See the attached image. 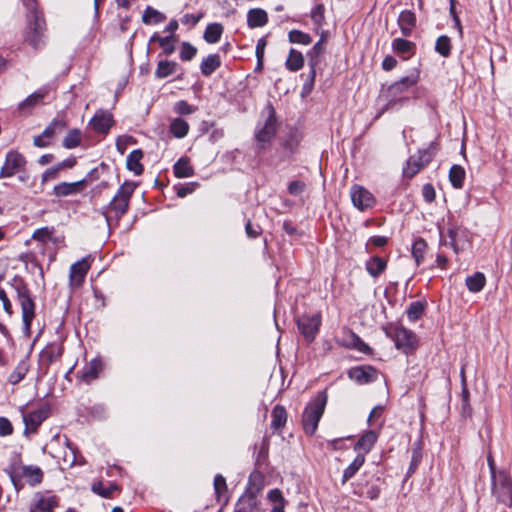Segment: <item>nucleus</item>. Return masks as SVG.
Segmentation results:
<instances>
[{"instance_id":"obj_9","label":"nucleus","mask_w":512,"mask_h":512,"mask_svg":"<svg viewBox=\"0 0 512 512\" xmlns=\"http://www.w3.org/2000/svg\"><path fill=\"white\" fill-rule=\"evenodd\" d=\"M391 337L395 342L396 348L404 353H410L417 345L416 335L404 327H396Z\"/></svg>"},{"instance_id":"obj_3","label":"nucleus","mask_w":512,"mask_h":512,"mask_svg":"<svg viewBox=\"0 0 512 512\" xmlns=\"http://www.w3.org/2000/svg\"><path fill=\"white\" fill-rule=\"evenodd\" d=\"M327 399V393L320 391L305 407L302 414V426L307 435H313L316 432L318 423L324 413Z\"/></svg>"},{"instance_id":"obj_47","label":"nucleus","mask_w":512,"mask_h":512,"mask_svg":"<svg viewBox=\"0 0 512 512\" xmlns=\"http://www.w3.org/2000/svg\"><path fill=\"white\" fill-rule=\"evenodd\" d=\"M347 347L354 348L362 353H369L370 347L355 333L350 332L349 341L345 344Z\"/></svg>"},{"instance_id":"obj_32","label":"nucleus","mask_w":512,"mask_h":512,"mask_svg":"<svg viewBox=\"0 0 512 512\" xmlns=\"http://www.w3.org/2000/svg\"><path fill=\"white\" fill-rule=\"evenodd\" d=\"M166 20V15L159 10L147 6L142 14V22L145 25H156L164 22Z\"/></svg>"},{"instance_id":"obj_16","label":"nucleus","mask_w":512,"mask_h":512,"mask_svg":"<svg viewBox=\"0 0 512 512\" xmlns=\"http://www.w3.org/2000/svg\"><path fill=\"white\" fill-rule=\"evenodd\" d=\"M48 415L49 409L45 407L25 414L23 416V421L25 424V433H27L28 431L36 432L38 427L47 419Z\"/></svg>"},{"instance_id":"obj_39","label":"nucleus","mask_w":512,"mask_h":512,"mask_svg":"<svg viewBox=\"0 0 512 512\" xmlns=\"http://www.w3.org/2000/svg\"><path fill=\"white\" fill-rule=\"evenodd\" d=\"M174 175L177 178H186L194 175V169L188 159L180 158L173 166Z\"/></svg>"},{"instance_id":"obj_22","label":"nucleus","mask_w":512,"mask_h":512,"mask_svg":"<svg viewBox=\"0 0 512 512\" xmlns=\"http://www.w3.org/2000/svg\"><path fill=\"white\" fill-rule=\"evenodd\" d=\"M143 158V151L141 149H135L131 151L126 159V168L133 172L134 175L139 176L143 173L144 167L141 163Z\"/></svg>"},{"instance_id":"obj_57","label":"nucleus","mask_w":512,"mask_h":512,"mask_svg":"<svg viewBox=\"0 0 512 512\" xmlns=\"http://www.w3.org/2000/svg\"><path fill=\"white\" fill-rule=\"evenodd\" d=\"M353 492H354V494H356V495H358V496H360V497H362V496H364V495H365V496H366L368 499H370V500H375V499H377V498L379 497V495H380V489H379V487H378V486H376V485H371V486L367 489V491H366L365 493H364L363 491H361V489H360V488H358V486H357V487H355V488H354V491H353Z\"/></svg>"},{"instance_id":"obj_30","label":"nucleus","mask_w":512,"mask_h":512,"mask_svg":"<svg viewBox=\"0 0 512 512\" xmlns=\"http://www.w3.org/2000/svg\"><path fill=\"white\" fill-rule=\"evenodd\" d=\"M220 66V56L218 54H210L201 61L200 70L207 77L213 74Z\"/></svg>"},{"instance_id":"obj_42","label":"nucleus","mask_w":512,"mask_h":512,"mask_svg":"<svg viewBox=\"0 0 512 512\" xmlns=\"http://www.w3.org/2000/svg\"><path fill=\"white\" fill-rule=\"evenodd\" d=\"M466 177L465 170L460 165H453L449 171V180L454 188H462Z\"/></svg>"},{"instance_id":"obj_44","label":"nucleus","mask_w":512,"mask_h":512,"mask_svg":"<svg viewBox=\"0 0 512 512\" xmlns=\"http://www.w3.org/2000/svg\"><path fill=\"white\" fill-rule=\"evenodd\" d=\"M170 132L176 138H183L189 132V124L184 119L177 117L170 123Z\"/></svg>"},{"instance_id":"obj_29","label":"nucleus","mask_w":512,"mask_h":512,"mask_svg":"<svg viewBox=\"0 0 512 512\" xmlns=\"http://www.w3.org/2000/svg\"><path fill=\"white\" fill-rule=\"evenodd\" d=\"M46 92L36 91L30 94L27 98L18 104V110L20 113L30 112L36 105H38L45 97Z\"/></svg>"},{"instance_id":"obj_5","label":"nucleus","mask_w":512,"mask_h":512,"mask_svg":"<svg viewBox=\"0 0 512 512\" xmlns=\"http://www.w3.org/2000/svg\"><path fill=\"white\" fill-rule=\"evenodd\" d=\"M21 306L23 329L26 335L30 334L31 323L35 317V302L31 297L27 285L22 280H16L13 285Z\"/></svg>"},{"instance_id":"obj_20","label":"nucleus","mask_w":512,"mask_h":512,"mask_svg":"<svg viewBox=\"0 0 512 512\" xmlns=\"http://www.w3.org/2000/svg\"><path fill=\"white\" fill-rule=\"evenodd\" d=\"M89 270V263L86 259H82L72 264L70 267V281L75 285H80L85 279Z\"/></svg>"},{"instance_id":"obj_59","label":"nucleus","mask_w":512,"mask_h":512,"mask_svg":"<svg viewBox=\"0 0 512 512\" xmlns=\"http://www.w3.org/2000/svg\"><path fill=\"white\" fill-rule=\"evenodd\" d=\"M174 111L179 115H189L196 111V108L189 105L187 101L180 100L176 102L174 106Z\"/></svg>"},{"instance_id":"obj_17","label":"nucleus","mask_w":512,"mask_h":512,"mask_svg":"<svg viewBox=\"0 0 512 512\" xmlns=\"http://www.w3.org/2000/svg\"><path fill=\"white\" fill-rule=\"evenodd\" d=\"M419 80V73L417 71L402 77L399 81L394 82L389 87L390 94L396 96L399 93H402L408 90L410 87L414 86Z\"/></svg>"},{"instance_id":"obj_56","label":"nucleus","mask_w":512,"mask_h":512,"mask_svg":"<svg viewBox=\"0 0 512 512\" xmlns=\"http://www.w3.org/2000/svg\"><path fill=\"white\" fill-rule=\"evenodd\" d=\"M53 232H54L53 227H42V228L36 229L34 231L32 238L34 240L45 243L51 238Z\"/></svg>"},{"instance_id":"obj_52","label":"nucleus","mask_w":512,"mask_h":512,"mask_svg":"<svg viewBox=\"0 0 512 512\" xmlns=\"http://www.w3.org/2000/svg\"><path fill=\"white\" fill-rule=\"evenodd\" d=\"M288 38L291 43L296 44L309 45L312 42L310 35L300 30H291Z\"/></svg>"},{"instance_id":"obj_37","label":"nucleus","mask_w":512,"mask_h":512,"mask_svg":"<svg viewBox=\"0 0 512 512\" xmlns=\"http://www.w3.org/2000/svg\"><path fill=\"white\" fill-rule=\"evenodd\" d=\"M301 141L300 135L297 133V131H290L287 138L283 140L282 147L285 150L286 156L290 157L293 155Z\"/></svg>"},{"instance_id":"obj_25","label":"nucleus","mask_w":512,"mask_h":512,"mask_svg":"<svg viewBox=\"0 0 512 512\" xmlns=\"http://www.w3.org/2000/svg\"><path fill=\"white\" fill-rule=\"evenodd\" d=\"M415 44L403 38H395L392 41V49L394 52L402 55L404 59L409 58L415 53Z\"/></svg>"},{"instance_id":"obj_36","label":"nucleus","mask_w":512,"mask_h":512,"mask_svg":"<svg viewBox=\"0 0 512 512\" xmlns=\"http://www.w3.org/2000/svg\"><path fill=\"white\" fill-rule=\"evenodd\" d=\"M387 262L379 256H373L366 262V270L372 277H378L386 268Z\"/></svg>"},{"instance_id":"obj_15","label":"nucleus","mask_w":512,"mask_h":512,"mask_svg":"<svg viewBox=\"0 0 512 512\" xmlns=\"http://www.w3.org/2000/svg\"><path fill=\"white\" fill-rule=\"evenodd\" d=\"M113 124L112 114L102 109L98 110L90 120L92 129L99 134H107Z\"/></svg>"},{"instance_id":"obj_62","label":"nucleus","mask_w":512,"mask_h":512,"mask_svg":"<svg viewBox=\"0 0 512 512\" xmlns=\"http://www.w3.org/2000/svg\"><path fill=\"white\" fill-rule=\"evenodd\" d=\"M173 35L166 36L159 39V45L163 49L165 55H171L175 51V46L172 43Z\"/></svg>"},{"instance_id":"obj_34","label":"nucleus","mask_w":512,"mask_h":512,"mask_svg":"<svg viewBox=\"0 0 512 512\" xmlns=\"http://www.w3.org/2000/svg\"><path fill=\"white\" fill-rule=\"evenodd\" d=\"M63 462L72 467L75 464L83 465L85 463L84 458L79 454V451L75 445L70 442H67V451H65L63 456Z\"/></svg>"},{"instance_id":"obj_63","label":"nucleus","mask_w":512,"mask_h":512,"mask_svg":"<svg viewBox=\"0 0 512 512\" xmlns=\"http://www.w3.org/2000/svg\"><path fill=\"white\" fill-rule=\"evenodd\" d=\"M13 425L6 417H0V436L5 437L13 433Z\"/></svg>"},{"instance_id":"obj_10","label":"nucleus","mask_w":512,"mask_h":512,"mask_svg":"<svg viewBox=\"0 0 512 512\" xmlns=\"http://www.w3.org/2000/svg\"><path fill=\"white\" fill-rule=\"evenodd\" d=\"M10 478L13 485L18 490L21 486L19 484L21 478H25L31 486H35L42 482L43 472L38 466L27 465L21 468L20 474L10 473Z\"/></svg>"},{"instance_id":"obj_54","label":"nucleus","mask_w":512,"mask_h":512,"mask_svg":"<svg viewBox=\"0 0 512 512\" xmlns=\"http://www.w3.org/2000/svg\"><path fill=\"white\" fill-rule=\"evenodd\" d=\"M427 244L424 239L419 238L416 241H414L412 245V255L417 263L419 265L423 259L425 250H426Z\"/></svg>"},{"instance_id":"obj_28","label":"nucleus","mask_w":512,"mask_h":512,"mask_svg":"<svg viewBox=\"0 0 512 512\" xmlns=\"http://www.w3.org/2000/svg\"><path fill=\"white\" fill-rule=\"evenodd\" d=\"M27 9L29 10V29L36 32H43L45 29V20L43 18V14L37 10L36 4L27 7Z\"/></svg>"},{"instance_id":"obj_45","label":"nucleus","mask_w":512,"mask_h":512,"mask_svg":"<svg viewBox=\"0 0 512 512\" xmlns=\"http://www.w3.org/2000/svg\"><path fill=\"white\" fill-rule=\"evenodd\" d=\"M448 237L449 241L441 234L440 235V244L445 246H450L455 253H459L462 247L459 244V230L457 228H449L448 229Z\"/></svg>"},{"instance_id":"obj_61","label":"nucleus","mask_w":512,"mask_h":512,"mask_svg":"<svg viewBox=\"0 0 512 512\" xmlns=\"http://www.w3.org/2000/svg\"><path fill=\"white\" fill-rule=\"evenodd\" d=\"M26 41L35 49L39 48L42 44V32L33 31L29 32L26 36Z\"/></svg>"},{"instance_id":"obj_18","label":"nucleus","mask_w":512,"mask_h":512,"mask_svg":"<svg viewBox=\"0 0 512 512\" xmlns=\"http://www.w3.org/2000/svg\"><path fill=\"white\" fill-rule=\"evenodd\" d=\"M63 354V347L52 343L47 345L40 353V361L47 367L57 361Z\"/></svg>"},{"instance_id":"obj_51","label":"nucleus","mask_w":512,"mask_h":512,"mask_svg":"<svg viewBox=\"0 0 512 512\" xmlns=\"http://www.w3.org/2000/svg\"><path fill=\"white\" fill-rule=\"evenodd\" d=\"M424 308V304L420 301L410 303L406 312L408 319L412 322L417 321L424 313Z\"/></svg>"},{"instance_id":"obj_64","label":"nucleus","mask_w":512,"mask_h":512,"mask_svg":"<svg viewBox=\"0 0 512 512\" xmlns=\"http://www.w3.org/2000/svg\"><path fill=\"white\" fill-rule=\"evenodd\" d=\"M267 497L270 502L274 503V505L279 504V503H281L282 505L286 504V501L282 495V492L277 488L270 490L268 492Z\"/></svg>"},{"instance_id":"obj_27","label":"nucleus","mask_w":512,"mask_h":512,"mask_svg":"<svg viewBox=\"0 0 512 512\" xmlns=\"http://www.w3.org/2000/svg\"><path fill=\"white\" fill-rule=\"evenodd\" d=\"M179 68L178 63L175 61L160 60L157 64L154 76L158 79H164L176 73Z\"/></svg>"},{"instance_id":"obj_41","label":"nucleus","mask_w":512,"mask_h":512,"mask_svg":"<svg viewBox=\"0 0 512 512\" xmlns=\"http://www.w3.org/2000/svg\"><path fill=\"white\" fill-rule=\"evenodd\" d=\"M271 427L275 430L282 428L287 421V413L283 406L276 405L271 412Z\"/></svg>"},{"instance_id":"obj_1","label":"nucleus","mask_w":512,"mask_h":512,"mask_svg":"<svg viewBox=\"0 0 512 512\" xmlns=\"http://www.w3.org/2000/svg\"><path fill=\"white\" fill-rule=\"evenodd\" d=\"M279 123L273 105L268 102L260 113V118L254 130L256 151L260 153L270 147L274 140Z\"/></svg>"},{"instance_id":"obj_50","label":"nucleus","mask_w":512,"mask_h":512,"mask_svg":"<svg viewBox=\"0 0 512 512\" xmlns=\"http://www.w3.org/2000/svg\"><path fill=\"white\" fill-rule=\"evenodd\" d=\"M81 142V132L78 129H73L63 139V146L67 149L77 147Z\"/></svg>"},{"instance_id":"obj_7","label":"nucleus","mask_w":512,"mask_h":512,"mask_svg":"<svg viewBox=\"0 0 512 512\" xmlns=\"http://www.w3.org/2000/svg\"><path fill=\"white\" fill-rule=\"evenodd\" d=\"M27 164L26 158L17 150H10L6 153L5 161L0 169V179L10 178L21 173Z\"/></svg>"},{"instance_id":"obj_13","label":"nucleus","mask_w":512,"mask_h":512,"mask_svg":"<svg viewBox=\"0 0 512 512\" xmlns=\"http://www.w3.org/2000/svg\"><path fill=\"white\" fill-rule=\"evenodd\" d=\"M353 205L360 211L372 208L375 204L374 196L364 187L353 185L350 190Z\"/></svg>"},{"instance_id":"obj_2","label":"nucleus","mask_w":512,"mask_h":512,"mask_svg":"<svg viewBox=\"0 0 512 512\" xmlns=\"http://www.w3.org/2000/svg\"><path fill=\"white\" fill-rule=\"evenodd\" d=\"M137 187V184L131 181H125L118 189L110 203L103 212L106 221L114 218L118 222L128 211L130 199Z\"/></svg>"},{"instance_id":"obj_40","label":"nucleus","mask_w":512,"mask_h":512,"mask_svg":"<svg viewBox=\"0 0 512 512\" xmlns=\"http://www.w3.org/2000/svg\"><path fill=\"white\" fill-rule=\"evenodd\" d=\"M29 371V364L26 360L20 361L8 377V382L12 385L18 384L24 379Z\"/></svg>"},{"instance_id":"obj_24","label":"nucleus","mask_w":512,"mask_h":512,"mask_svg":"<svg viewBox=\"0 0 512 512\" xmlns=\"http://www.w3.org/2000/svg\"><path fill=\"white\" fill-rule=\"evenodd\" d=\"M103 365L102 361L99 359L91 360L81 371V379L90 383L91 381L98 378L100 372L102 371Z\"/></svg>"},{"instance_id":"obj_23","label":"nucleus","mask_w":512,"mask_h":512,"mask_svg":"<svg viewBox=\"0 0 512 512\" xmlns=\"http://www.w3.org/2000/svg\"><path fill=\"white\" fill-rule=\"evenodd\" d=\"M378 435L375 431L369 430L365 432L356 442L354 449L362 452L361 454H367L371 451L374 444L376 443Z\"/></svg>"},{"instance_id":"obj_12","label":"nucleus","mask_w":512,"mask_h":512,"mask_svg":"<svg viewBox=\"0 0 512 512\" xmlns=\"http://www.w3.org/2000/svg\"><path fill=\"white\" fill-rule=\"evenodd\" d=\"M378 374V370L370 365L355 366L348 371V377L359 385L376 381Z\"/></svg>"},{"instance_id":"obj_26","label":"nucleus","mask_w":512,"mask_h":512,"mask_svg":"<svg viewBox=\"0 0 512 512\" xmlns=\"http://www.w3.org/2000/svg\"><path fill=\"white\" fill-rule=\"evenodd\" d=\"M258 507V501H255L251 492L243 493L236 502L234 512H254Z\"/></svg>"},{"instance_id":"obj_14","label":"nucleus","mask_w":512,"mask_h":512,"mask_svg":"<svg viewBox=\"0 0 512 512\" xmlns=\"http://www.w3.org/2000/svg\"><path fill=\"white\" fill-rule=\"evenodd\" d=\"M57 506L56 496H45L37 493L29 505V512H54Z\"/></svg>"},{"instance_id":"obj_11","label":"nucleus","mask_w":512,"mask_h":512,"mask_svg":"<svg viewBox=\"0 0 512 512\" xmlns=\"http://www.w3.org/2000/svg\"><path fill=\"white\" fill-rule=\"evenodd\" d=\"M321 324L319 315H303L297 320V326L307 342H312Z\"/></svg>"},{"instance_id":"obj_4","label":"nucleus","mask_w":512,"mask_h":512,"mask_svg":"<svg viewBox=\"0 0 512 512\" xmlns=\"http://www.w3.org/2000/svg\"><path fill=\"white\" fill-rule=\"evenodd\" d=\"M491 493L498 504L512 507V477L506 469L490 477Z\"/></svg>"},{"instance_id":"obj_35","label":"nucleus","mask_w":512,"mask_h":512,"mask_svg":"<svg viewBox=\"0 0 512 512\" xmlns=\"http://www.w3.org/2000/svg\"><path fill=\"white\" fill-rule=\"evenodd\" d=\"M223 33V26L220 23H210L207 25L203 38L204 40L209 44H215L217 43Z\"/></svg>"},{"instance_id":"obj_31","label":"nucleus","mask_w":512,"mask_h":512,"mask_svg":"<svg viewBox=\"0 0 512 512\" xmlns=\"http://www.w3.org/2000/svg\"><path fill=\"white\" fill-rule=\"evenodd\" d=\"M263 488V476L258 471H253L248 478V484L244 493L251 492L255 501H258V494Z\"/></svg>"},{"instance_id":"obj_6","label":"nucleus","mask_w":512,"mask_h":512,"mask_svg":"<svg viewBox=\"0 0 512 512\" xmlns=\"http://www.w3.org/2000/svg\"><path fill=\"white\" fill-rule=\"evenodd\" d=\"M437 144L432 142L429 147L418 151L417 155L410 156L403 168L405 177H414L423 167L428 165L437 151Z\"/></svg>"},{"instance_id":"obj_38","label":"nucleus","mask_w":512,"mask_h":512,"mask_svg":"<svg viewBox=\"0 0 512 512\" xmlns=\"http://www.w3.org/2000/svg\"><path fill=\"white\" fill-rule=\"evenodd\" d=\"M365 463L364 454H358L353 462L344 470L342 476V484H345L348 480L355 476V474L359 471V469Z\"/></svg>"},{"instance_id":"obj_46","label":"nucleus","mask_w":512,"mask_h":512,"mask_svg":"<svg viewBox=\"0 0 512 512\" xmlns=\"http://www.w3.org/2000/svg\"><path fill=\"white\" fill-rule=\"evenodd\" d=\"M452 44L451 39L447 35H441L435 43V51L444 58L451 55Z\"/></svg>"},{"instance_id":"obj_8","label":"nucleus","mask_w":512,"mask_h":512,"mask_svg":"<svg viewBox=\"0 0 512 512\" xmlns=\"http://www.w3.org/2000/svg\"><path fill=\"white\" fill-rule=\"evenodd\" d=\"M97 172V169H93L86 178L76 181V182H61L54 186L53 193L57 197H66L70 195H75L82 192L89 181L95 179L93 176L94 173Z\"/></svg>"},{"instance_id":"obj_55","label":"nucleus","mask_w":512,"mask_h":512,"mask_svg":"<svg viewBox=\"0 0 512 512\" xmlns=\"http://www.w3.org/2000/svg\"><path fill=\"white\" fill-rule=\"evenodd\" d=\"M197 54V48L189 42H182L179 57L182 61H190Z\"/></svg>"},{"instance_id":"obj_58","label":"nucleus","mask_w":512,"mask_h":512,"mask_svg":"<svg viewBox=\"0 0 512 512\" xmlns=\"http://www.w3.org/2000/svg\"><path fill=\"white\" fill-rule=\"evenodd\" d=\"M315 77H316L315 63L312 60L310 62V72H309L308 78L305 81L303 88H302L303 93L308 94L312 91V89L314 87Z\"/></svg>"},{"instance_id":"obj_33","label":"nucleus","mask_w":512,"mask_h":512,"mask_svg":"<svg viewBox=\"0 0 512 512\" xmlns=\"http://www.w3.org/2000/svg\"><path fill=\"white\" fill-rule=\"evenodd\" d=\"M467 289L472 293L480 292L486 284V277L482 272H475L465 279Z\"/></svg>"},{"instance_id":"obj_19","label":"nucleus","mask_w":512,"mask_h":512,"mask_svg":"<svg viewBox=\"0 0 512 512\" xmlns=\"http://www.w3.org/2000/svg\"><path fill=\"white\" fill-rule=\"evenodd\" d=\"M398 25L403 36L408 37L412 34V29L416 25V15L410 10H404L398 17Z\"/></svg>"},{"instance_id":"obj_49","label":"nucleus","mask_w":512,"mask_h":512,"mask_svg":"<svg viewBox=\"0 0 512 512\" xmlns=\"http://www.w3.org/2000/svg\"><path fill=\"white\" fill-rule=\"evenodd\" d=\"M66 124L62 120L54 119L42 132L43 136L52 139L58 132H62Z\"/></svg>"},{"instance_id":"obj_48","label":"nucleus","mask_w":512,"mask_h":512,"mask_svg":"<svg viewBox=\"0 0 512 512\" xmlns=\"http://www.w3.org/2000/svg\"><path fill=\"white\" fill-rule=\"evenodd\" d=\"M92 491L103 498H111L114 491L118 490L116 484H111L109 487H104L101 481L95 482L92 485Z\"/></svg>"},{"instance_id":"obj_43","label":"nucleus","mask_w":512,"mask_h":512,"mask_svg":"<svg viewBox=\"0 0 512 512\" xmlns=\"http://www.w3.org/2000/svg\"><path fill=\"white\" fill-rule=\"evenodd\" d=\"M304 65V58L300 51L291 49L286 60V67L292 72L300 70Z\"/></svg>"},{"instance_id":"obj_60","label":"nucleus","mask_w":512,"mask_h":512,"mask_svg":"<svg viewBox=\"0 0 512 512\" xmlns=\"http://www.w3.org/2000/svg\"><path fill=\"white\" fill-rule=\"evenodd\" d=\"M311 19L317 26H322L324 22V7L322 4L316 5L312 9Z\"/></svg>"},{"instance_id":"obj_21","label":"nucleus","mask_w":512,"mask_h":512,"mask_svg":"<svg viewBox=\"0 0 512 512\" xmlns=\"http://www.w3.org/2000/svg\"><path fill=\"white\" fill-rule=\"evenodd\" d=\"M268 22V14L264 9L253 8L247 13V25L249 28L263 27Z\"/></svg>"},{"instance_id":"obj_53","label":"nucleus","mask_w":512,"mask_h":512,"mask_svg":"<svg viewBox=\"0 0 512 512\" xmlns=\"http://www.w3.org/2000/svg\"><path fill=\"white\" fill-rule=\"evenodd\" d=\"M213 486L216 498L218 501H220L221 498L227 493L226 479L221 474H217L214 477Z\"/></svg>"}]
</instances>
